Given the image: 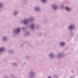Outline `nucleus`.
Returning <instances> with one entry per match:
<instances>
[{
    "label": "nucleus",
    "instance_id": "1",
    "mask_svg": "<svg viewBox=\"0 0 78 78\" xmlns=\"http://www.w3.org/2000/svg\"><path fill=\"white\" fill-rule=\"evenodd\" d=\"M4 50H5V49H4L3 48H0V52H1V51H3Z\"/></svg>",
    "mask_w": 78,
    "mask_h": 78
},
{
    "label": "nucleus",
    "instance_id": "2",
    "mask_svg": "<svg viewBox=\"0 0 78 78\" xmlns=\"http://www.w3.org/2000/svg\"><path fill=\"white\" fill-rule=\"evenodd\" d=\"M65 9L67 11H70V9L69 8L67 7H65Z\"/></svg>",
    "mask_w": 78,
    "mask_h": 78
},
{
    "label": "nucleus",
    "instance_id": "3",
    "mask_svg": "<svg viewBox=\"0 0 78 78\" xmlns=\"http://www.w3.org/2000/svg\"><path fill=\"white\" fill-rule=\"evenodd\" d=\"M19 31H20V29H19V28H18L16 30V33H18Z\"/></svg>",
    "mask_w": 78,
    "mask_h": 78
},
{
    "label": "nucleus",
    "instance_id": "4",
    "mask_svg": "<svg viewBox=\"0 0 78 78\" xmlns=\"http://www.w3.org/2000/svg\"><path fill=\"white\" fill-rule=\"evenodd\" d=\"M24 24H27V23H28V21L27 20H25L24 21Z\"/></svg>",
    "mask_w": 78,
    "mask_h": 78
},
{
    "label": "nucleus",
    "instance_id": "5",
    "mask_svg": "<svg viewBox=\"0 0 78 78\" xmlns=\"http://www.w3.org/2000/svg\"><path fill=\"white\" fill-rule=\"evenodd\" d=\"M73 28V26H70L69 27V29H72V28Z\"/></svg>",
    "mask_w": 78,
    "mask_h": 78
},
{
    "label": "nucleus",
    "instance_id": "6",
    "mask_svg": "<svg viewBox=\"0 0 78 78\" xmlns=\"http://www.w3.org/2000/svg\"><path fill=\"white\" fill-rule=\"evenodd\" d=\"M64 43H62V42L60 44V45H64Z\"/></svg>",
    "mask_w": 78,
    "mask_h": 78
},
{
    "label": "nucleus",
    "instance_id": "7",
    "mask_svg": "<svg viewBox=\"0 0 78 78\" xmlns=\"http://www.w3.org/2000/svg\"><path fill=\"white\" fill-rule=\"evenodd\" d=\"M41 2H45L46 0H41Z\"/></svg>",
    "mask_w": 78,
    "mask_h": 78
},
{
    "label": "nucleus",
    "instance_id": "8",
    "mask_svg": "<svg viewBox=\"0 0 78 78\" xmlns=\"http://www.w3.org/2000/svg\"><path fill=\"white\" fill-rule=\"evenodd\" d=\"M56 6H53V9H56Z\"/></svg>",
    "mask_w": 78,
    "mask_h": 78
},
{
    "label": "nucleus",
    "instance_id": "9",
    "mask_svg": "<svg viewBox=\"0 0 78 78\" xmlns=\"http://www.w3.org/2000/svg\"><path fill=\"white\" fill-rule=\"evenodd\" d=\"M36 10H39V8H36Z\"/></svg>",
    "mask_w": 78,
    "mask_h": 78
},
{
    "label": "nucleus",
    "instance_id": "10",
    "mask_svg": "<svg viewBox=\"0 0 78 78\" xmlns=\"http://www.w3.org/2000/svg\"><path fill=\"white\" fill-rule=\"evenodd\" d=\"M6 37H4L3 38V40H6Z\"/></svg>",
    "mask_w": 78,
    "mask_h": 78
},
{
    "label": "nucleus",
    "instance_id": "11",
    "mask_svg": "<svg viewBox=\"0 0 78 78\" xmlns=\"http://www.w3.org/2000/svg\"><path fill=\"white\" fill-rule=\"evenodd\" d=\"M53 56V54H51L50 55V56H51H51Z\"/></svg>",
    "mask_w": 78,
    "mask_h": 78
},
{
    "label": "nucleus",
    "instance_id": "12",
    "mask_svg": "<svg viewBox=\"0 0 78 78\" xmlns=\"http://www.w3.org/2000/svg\"><path fill=\"white\" fill-rule=\"evenodd\" d=\"M48 78H51V77H50V76H49L48 77Z\"/></svg>",
    "mask_w": 78,
    "mask_h": 78
},
{
    "label": "nucleus",
    "instance_id": "13",
    "mask_svg": "<svg viewBox=\"0 0 78 78\" xmlns=\"http://www.w3.org/2000/svg\"><path fill=\"white\" fill-rule=\"evenodd\" d=\"M15 14H16V13H15Z\"/></svg>",
    "mask_w": 78,
    "mask_h": 78
},
{
    "label": "nucleus",
    "instance_id": "14",
    "mask_svg": "<svg viewBox=\"0 0 78 78\" xmlns=\"http://www.w3.org/2000/svg\"><path fill=\"white\" fill-rule=\"evenodd\" d=\"M0 6H1V5H0Z\"/></svg>",
    "mask_w": 78,
    "mask_h": 78
}]
</instances>
